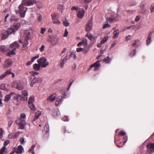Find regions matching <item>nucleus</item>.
I'll return each instance as SVG.
<instances>
[{"label": "nucleus", "instance_id": "f257e3e1", "mask_svg": "<svg viewBox=\"0 0 154 154\" xmlns=\"http://www.w3.org/2000/svg\"><path fill=\"white\" fill-rule=\"evenodd\" d=\"M42 81V79L41 78H36L33 75H31L29 77V82L31 87H32L35 83L41 82Z\"/></svg>", "mask_w": 154, "mask_h": 154}, {"label": "nucleus", "instance_id": "f03ea898", "mask_svg": "<svg viewBox=\"0 0 154 154\" xmlns=\"http://www.w3.org/2000/svg\"><path fill=\"white\" fill-rule=\"evenodd\" d=\"M19 44L17 42H15L13 43H12L10 45V47L11 48L13 49L9 52L7 53V54L9 56H10L11 54L15 55L16 53L14 52L15 50L19 48Z\"/></svg>", "mask_w": 154, "mask_h": 154}, {"label": "nucleus", "instance_id": "7ed1b4c3", "mask_svg": "<svg viewBox=\"0 0 154 154\" xmlns=\"http://www.w3.org/2000/svg\"><path fill=\"white\" fill-rule=\"evenodd\" d=\"M37 62L41 66L42 68H45L49 64V62L47 61L46 58L45 57H43L38 59Z\"/></svg>", "mask_w": 154, "mask_h": 154}, {"label": "nucleus", "instance_id": "20e7f679", "mask_svg": "<svg viewBox=\"0 0 154 154\" xmlns=\"http://www.w3.org/2000/svg\"><path fill=\"white\" fill-rule=\"evenodd\" d=\"M48 41L53 46L56 45L59 41V39L56 36H52L50 35L47 38Z\"/></svg>", "mask_w": 154, "mask_h": 154}, {"label": "nucleus", "instance_id": "39448f33", "mask_svg": "<svg viewBox=\"0 0 154 154\" xmlns=\"http://www.w3.org/2000/svg\"><path fill=\"white\" fill-rule=\"evenodd\" d=\"M16 123L18 125L19 127L18 129L23 130L24 129V126L26 125V122L25 120L22 118H18L16 121Z\"/></svg>", "mask_w": 154, "mask_h": 154}, {"label": "nucleus", "instance_id": "423d86ee", "mask_svg": "<svg viewBox=\"0 0 154 154\" xmlns=\"http://www.w3.org/2000/svg\"><path fill=\"white\" fill-rule=\"evenodd\" d=\"M126 141L123 140L122 138H120V137H115V143L117 146L119 147L122 146Z\"/></svg>", "mask_w": 154, "mask_h": 154}, {"label": "nucleus", "instance_id": "0eeeda50", "mask_svg": "<svg viewBox=\"0 0 154 154\" xmlns=\"http://www.w3.org/2000/svg\"><path fill=\"white\" fill-rule=\"evenodd\" d=\"M18 8L19 10L18 12L20 14L21 17H24L25 15L24 14L27 10V8L24 7V5L23 3H21L20 5Z\"/></svg>", "mask_w": 154, "mask_h": 154}, {"label": "nucleus", "instance_id": "6e6552de", "mask_svg": "<svg viewBox=\"0 0 154 154\" xmlns=\"http://www.w3.org/2000/svg\"><path fill=\"white\" fill-rule=\"evenodd\" d=\"M12 86L18 90H21L23 88V85L19 81H15L13 82Z\"/></svg>", "mask_w": 154, "mask_h": 154}, {"label": "nucleus", "instance_id": "1a4fd4ad", "mask_svg": "<svg viewBox=\"0 0 154 154\" xmlns=\"http://www.w3.org/2000/svg\"><path fill=\"white\" fill-rule=\"evenodd\" d=\"M23 35L25 38V41H26L32 39L33 37L32 34H31L30 31L29 30L24 31Z\"/></svg>", "mask_w": 154, "mask_h": 154}, {"label": "nucleus", "instance_id": "9d476101", "mask_svg": "<svg viewBox=\"0 0 154 154\" xmlns=\"http://www.w3.org/2000/svg\"><path fill=\"white\" fill-rule=\"evenodd\" d=\"M147 152L149 153L154 152V142L149 143L146 146Z\"/></svg>", "mask_w": 154, "mask_h": 154}, {"label": "nucleus", "instance_id": "9b49d317", "mask_svg": "<svg viewBox=\"0 0 154 154\" xmlns=\"http://www.w3.org/2000/svg\"><path fill=\"white\" fill-rule=\"evenodd\" d=\"M101 65L100 61H97L94 63L90 65V67L88 69V70H90L91 68L94 67V70L97 71L99 67Z\"/></svg>", "mask_w": 154, "mask_h": 154}, {"label": "nucleus", "instance_id": "f8f14e48", "mask_svg": "<svg viewBox=\"0 0 154 154\" xmlns=\"http://www.w3.org/2000/svg\"><path fill=\"white\" fill-rule=\"evenodd\" d=\"M92 25L91 20H89L86 25V27H85L86 31L88 32H89L92 28Z\"/></svg>", "mask_w": 154, "mask_h": 154}, {"label": "nucleus", "instance_id": "ddd939ff", "mask_svg": "<svg viewBox=\"0 0 154 154\" xmlns=\"http://www.w3.org/2000/svg\"><path fill=\"white\" fill-rule=\"evenodd\" d=\"M106 17L107 21L110 22H112L115 19L114 16L109 13H108L106 15Z\"/></svg>", "mask_w": 154, "mask_h": 154}, {"label": "nucleus", "instance_id": "4468645a", "mask_svg": "<svg viewBox=\"0 0 154 154\" xmlns=\"http://www.w3.org/2000/svg\"><path fill=\"white\" fill-rule=\"evenodd\" d=\"M12 64V60L10 59H7L6 60L4 63L3 67L4 68L7 67H9Z\"/></svg>", "mask_w": 154, "mask_h": 154}, {"label": "nucleus", "instance_id": "2eb2a0df", "mask_svg": "<svg viewBox=\"0 0 154 154\" xmlns=\"http://www.w3.org/2000/svg\"><path fill=\"white\" fill-rule=\"evenodd\" d=\"M9 85L6 84H2L0 85V89L5 91H8L10 89Z\"/></svg>", "mask_w": 154, "mask_h": 154}, {"label": "nucleus", "instance_id": "dca6fc26", "mask_svg": "<svg viewBox=\"0 0 154 154\" xmlns=\"http://www.w3.org/2000/svg\"><path fill=\"white\" fill-rule=\"evenodd\" d=\"M83 45L84 46H87L88 45L87 40L85 38H83L82 41L78 43L77 44V46L78 47L81 46Z\"/></svg>", "mask_w": 154, "mask_h": 154}, {"label": "nucleus", "instance_id": "f3484780", "mask_svg": "<svg viewBox=\"0 0 154 154\" xmlns=\"http://www.w3.org/2000/svg\"><path fill=\"white\" fill-rule=\"evenodd\" d=\"M25 4L27 6H30L33 5L35 3L36 0H23Z\"/></svg>", "mask_w": 154, "mask_h": 154}, {"label": "nucleus", "instance_id": "a211bd4d", "mask_svg": "<svg viewBox=\"0 0 154 154\" xmlns=\"http://www.w3.org/2000/svg\"><path fill=\"white\" fill-rule=\"evenodd\" d=\"M19 134V132H17L15 134H10L8 136V138L10 139H16L18 137Z\"/></svg>", "mask_w": 154, "mask_h": 154}, {"label": "nucleus", "instance_id": "6ab92c4d", "mask_svg": "<svg viewBox=\"0 0 154 154\" xmlns=\"http://www.w3.org/2000/svg\"><path fill=\"white\" fill-rule=\"evenodd\" d=\"M39 57V55H38L35 56L33 57L31 59V60L30 61H28L26 64V66H28L29 65H30L32 62H33L34 61L36 60V59H37Z\"/></svg>", "mask_w": 154, "mask_h": 154}, {"label": "nucleus", "instance_id": "aec40b11", "mask_svg": "<svg viewBox=\"0 0 154 154\" xmlns=\"http://www.w3.org/2000/svg\"><path fill=\"white\" fill-rule=\"evenodd\" d=\"M85 14V11L83 9H81L79 11L77 14V16L79 18L83 17Z\"/></svg>", "mask_w": 154, "mask_h": 154}, {"label": "nucleus", "instance_id": "412c9836", "mask_svg": "<svg viewBox=\"0 0 154 154\" xmlns=\"http://www.w3.org/2000/svg\"><path fill=\"white\" fill-rule=\"evenodd\" d=\"M20 24L19 23H14L11 27L14 30L15 32L17 31L20 27Z\"/></svg>", "mask_w": 154, "mask_h": 154}, {"label": "nucleus", "instance_id": "4be33fe9", "mask_svg": "<svg viewBox=\"0 0 154 154\" xmlns=\"http://www.w3.org/2000/svg\"><path fill=\"white\" fill-rule=\"evenodd\" d=\"M153 33V32H150L148 35L146 41V44L147 45H148L150 42L151 41V38Z\"/></svg>", "mask_w": 154, "mask_h": 154}, {"label": "nucleus", "instance_id": "5701e85b", "mask_svg": "<svg viewBox=\"0 0 154 154\" xmlns=\"http://www.w3.org/2000/svg\"><path fill=\"white\" fill-rule=\"evenodd\" d=\"M15 94L14 92H11L9 94L6 95L5 97V101H8L10 99L11 95Z\"/></svg>", "mask_w": 154, "mask_h": 154}, {"label": "nucleus", "instance_id": "b1692460", "mask_svg": "<svg viewBox=\"0 0 154 154\" xmlns=\"http://www.w3.org/2000/svg\"><path fill=\"white\" fill-rule=\"evenodd\" d=\"M55 99V96L54 94H51V95L48 97L47 100L48 101L53 102Z\"/></svg>", "mask_w": 154, "mask_h": 154}, {"label": "nucleus", "instance_id": "393cba45", "mask_svg": "<svg viewBox=\"0 0 154 154\" xmlns=\"http://www.w3.org/2000/svg\"><path fill=\"white\" fill-rule=\"evenodd\" d=\"M41 66L38 64L35 63L33 66V69L35 71H39L41 69Z\"/></svg>", "mask_w": 154, "mask_h": 154}, {"label": "nucleus", "instance_id": "a878e982", "mask_svg": "<svg viewBox=\"0 0 154 154\" xmlns=\"http://www.w3.org/2000/svg\"><path fill=\"white\" fill-rule=\"evenodd\" d=\"M23 148L21 145H19L18 146L17 150L16 151V152L17 154H21L23 152Z\"/></svg>", "mask_w": 154, "mask_h": 154}, {"label": "nucleus", "instance_id": "bb28decb", "mask_svg": "<svg viewBox=\"0 0 154 154\" xmlns=\"http://www.w3.org/2000/svg\"><path fill=\"white\" fill-rule=\"evenodd\" d=\"M49 131V126L48 125H46L44 127V130H42L43 133L44 134H47Z\"/></svg>", "mask_w": 154, "mask_h": 154}, {"label": "nucleus", "instance_id": "cd10ccee", "mask_svg": "<svg viewBox=\"0 0 154 154\" xmlns=\"http://www.w3.org/2000/svg\"><path fill=\"white\" fill-rule=\"evenodd\" d=\"M15 31L11 27L8 28L7 30L5 31V33H8L9 35L12 34H14L15 33Z\"/></svg>", "mask_w": 154, "mask_h": 154}, {"label": "nucleus", "instance_id": "c85d7f7f", "mask_svg": "<svg viewBox=\"0 0 154 154\" xmlns=\"http://www.w3.org/2000/svg\"><path fill=\"white\" fill-rule=\"evenodd\" d=\"M90 50V47L89 46H85L84 48H83V53L85 54H86Z\"/></svg>", "mask_w": 154, "mask_h": 154}, {"label": "nucleus", "instance_id": "c756f323", "mask_svg": "<svg viewBox=\"0 0 154 154\" xmlns=\"http://www.w3.org/2000/svg\"><path fill=\"white\" fill-rule=\"evenodd\" d=\"M10 72L9 71H6L4 72L3 74L0 75V80H2L7 75H9Z\"/></svg>", "mask_w": 154, "mask_h": 154}, {"label": "nucleus", "instance_id": "7c9ffc66", "mask_svg": "<svg viewBox=\"0 0 154 154\" xmlns=\"http://www.w3.org/2000/svg\"><path fill=\"white\" fill-rule=\"evenodd\" d=\"M63 98L62 96H59L58 98H57L55 104L56 106H58L60 103L61 101Z\"/></svg>", "mask_w": 154, "mask_h": 154}, {"label": "nucleus", "instance_id": "2f4dec72", "mask_svg": "<svg viewBox=\"0 0 154 154\" xmlns=\"http://www.w3.org/2000/svg\"><path fill=\"white\" fill-rule=\"evenodd\" d=\"M51 16L52 17V20H53V23H56L58 25H59L60 23V22L59 20L57 19L55 17H53L52 14H51Z\"/></svg>", "mask_w": 154, "mask_h": 154}, {"label": "nucleus", "instance_id": "473e14b6", "mask_svg": "<svg viewBox=\"0 0 154 154\" xmlns=\"http://www.w3.org/2000/svg\"><path fill=\"white\" fill-rule=\"evenodd\" d=\"M114 35L113 36V38H116L118 36L119 34V31L118 29L115 30L114 33Z\"/></svg>", "mask_w": 154, "mask_h": 154}, {"label": "nucleus", "instance_id": "72a5a7b5", "mask_svg": "<svg viewBox=\"0 0 154 154\" xmlns=\"http://www.w3.org/2000/svg\"><path fill=\"white\" fill-rule=\"evenodd\" d=\"M34 101V97L31 96L29 99V100L28 102V104H31L33 103V102Z\"/></svg>", "mask_w": 154, "mask_h": 154}, {"label": "nucleus", "instance_id": "f704fd0d", "mask_svg": "<svg viewBox=\"0 0 154 154\" xmlns=\"http://www.w3.org/2000/svg\"><path fill=\"white\" fill-rule=\"evenodd\" d=\"M7 48L4 46H0V51L2 52H5L7 51Z\"/></svg>", "mask_w": 154, "mask_h": 154}, {"label": "nucleus", "instance_id": "c9c22d12", "mask_svg": "<svg viewBox=\"0 0 154 154\" xmlns=\"http://www.w3.org/2000/svg\"><path fill=\"white\" fill-rule=\"evenodd\" d=\"M126 134V133L123 131H121L119 133L117 136H116L117 137H120V138H122V136H125Z\"/></svg>", "mask_w": 154, "mask_h": 154}, {"label": "nucleus", "instance_id": "e433bc0d", "mask_svg": "<svg viewBox=\"0 0 154 154\" xmlns=\"http://www.w3.org/2000/svg\"><path fill=\"white\" fill-rule=\"evenodd\" d=\"M72 55H74L72 53L70 52H68L66 54L65 57L67 60L70 58V57L72 56Z\"/></svg>", "mask_w": 154, "mask_h": 154}, {"label": "nucleus", "instance_id": "4c0bfd02", "mask_svg": "<svg viewBox=\"0 0 154 154\" xmlns=\"http://www.w3.org/2000/svg\"><path fill=\"white\" fill-rule=\"evenodd\" d=\"M8 35H9L8 33H5V31L4 33L2 34V39L4 40L8 38Z\"/></svg>", "mask_w": 154, "mask_h": 154}, {"label": "nucleus", "instance_id": "58836bf2", "mask_svg": "<svg viewBox=\"0 0 154 154\" xmlns=\"http://www.w3.org/2000/svg\"><path fill=\"white\" fill-rule=\"evenodd\" d=\"M111 61V59L109 57H107L106 58H105L103 60V61L105 62L106 63H108L110 62Z\"/></svg>", "mask_w": 154, "mask_h": 154}, {"label": "nucleus", "instance_id": "ea45409f", "mask_svg": "<svg viewBox=\"0 0 154 154\" xmlns=\"http://www.w3.org/2000/svg\"><path fill=\"white\" fill-rule=\"evenodd\" d=\"M63 23L64 26H67L69 25V23L66 18H65V20H63Z\"/></svg>", "mask_w": 154, "mask_h": 154}, {"label": "nucleus", "instance_id": "a19ab883", "mask_svg": "<svg viewBox=\"0 0 154 154\" xmlns=\"http://www.w3.org/2000/svg\"><path fill=\"white\" fill-rule=\"evenodd\" d=\"M28 106L31 110H33V111L35 110V106L34 105L33 103L32 104H28Z\"/></svg>", "mask_w": 154, "mask_h": 154}, {"label": "nucleus", "instance_id": "79ce46f5", "mask_svg": "<svg viewBox=\"0 0 154 154\" xmlns=\"http://www.w3.org/2000/svg\"><path fill=\"white\" fill-rule=\"evenodd\" d=\"M10 143V141L8 140H7L4 141L3 144V147L6 148V146Z\"/></svg>", "mask_w": 154, "mask_h": 154}, {"label": "nucleus", "instance_id": "37998d69", "mask_svg": "<svg viewBox=\"0 0 154 154\" xmlns=\"http://www.w3.org/2000/svg\"><path fill=\"white\" fill-rule=\"evenodd\" d=\"M139 42V41L138 40H136L134 41V42L131 44V46L133 47L135 46L138 44Z\"/></svg>", "mask_w": 154, "mask_h": 154}, {"label": "nucleus", "instance_id": "c03bdc74", "mask_svg": "<svg viewBox=\"0 0 154 154\" xmlns=\"http://www.w3.org/2000/svg\"><path fill=\"white\" fill-rule=\"evenodd\" d=\"M108 39V37H105L103 38L102 40L101 41V42L103 44L105 42H106L107 40Z\"/></svg>", "mask_w": 154, "mask_h": 154}, {"label": "nucleus", "instance_id": "a18cd8bd", "mask_svg": "<svg viewBox=\"0 0 154 154\" xmlns=\"http://www.w3.org/2000/svg\"><path fill=\"white\" fill-rule=\"evenodd\" d=\"M21 93L22 95L24 96H26L28 95V92L26 90H23L21 91Z\"/></svg>", "mask_w": 154, "mask_h": 154}, {"label": "nucleus", "instance_id": "49530a36", "mask_svg": "<svg viewBox=\"0 0 154 154\" xmlns=\"http://www.w3.org/2000/svg\"><path fill=\"white\" fill-rule=\"evenodd\" d=\"M6 150V148L2 147L0 149V154H3Z\"/></svg>", "mask_w": 154, "mask_h": 154}, {"label": "nucleus", "instance_id": "de8ad7c7", "mask_svg": "<svg viewBox=\"0 0 154 154\" xmlns=\"http://www.w3.org/2000/svg\"><path fill=\"white\" fill-rule=\"evenodd\" d=\"M150 10L151 13H152L154 11V4L151 5Z\"/></svg>", "mask_w": 154, "mask_h": 154}, {"label": "nucleus", "instance_id": "09e8293b", "mask_svg": "<svg viewBox=\"0 0 154 154\" xmlns=\"http://www.w3.org/2000/svg\"><path fill=\"white\" fill-rule=\"evenodd\" d=\"M38 21H41L42 19V16L40 14H38Z\"/></svg>", "mask_w": 154, "mask_h": 154}, {"label": "nucleus", "instance_id": "8fccbe9b", "mask_svg": "<svg viewBox=\"0 0 154 154\" xmlns=\"http://www.w3.org/2000/svg\"><path fill=\"white\" fill-rule=\"evenodd\" d=\"M24 138L23 137L20 138V141L22 144H23L26 141H24Z\"/></svg>", "mask_w": 154, "mask_h": 154}, {"label": "nucleus", "instance_id": "3c124183", "mask_svg": "<svg viewBox=\"0 0 154 154\" xmlns=\"http://www.w3.org/2000/svg\"><path fill=\"white\" fill-rule=\"evenodd\" d=\"M136 51L135 50H134L132 51L131 52V55H132V56L133 57L136 54Z\"/></svg>", "mask_w": 154, "mask_h": 154}, {"label": "nucleus", "instance_id": "603ef678", "mask_svg": "<svg viewBox=\"0 0 154 154\" xmlns=\"http://www.w3.org/2000/svg\"><path fill=\"white\" fill-rule=\"evenodd\" d=\"M20 118H22L25 119L26 117V115L24 113H21L20 115Z\"/></svg>", "mask_w": 154, "mask_h": 154}, {"label": "nucleus", "instance_id": "864d4df0", "mask_svg": "<svg viewBox=\"0 0 154 154\" xmlns=\"http://www.w3.org/2000/svg\"><path fill=\"white\" fill-rule=\"evenodd\" d=\"M35 147V146L34 145H32L30 149L29 150V152H32V151H33Z\"/></svg>", "mask_w": 154, "mask_h": 154}, {"label": "nucleus", "instance_id": "5fc2aeb1", "mask_svg": "<svg viewBox=\"0 0 154 154\" xmlns=\"http://www.w3.org/2000/svg\"><path fill=\"white\" fill-rule=\"evenodd\" d=\"M110 26L109 24L108 23H106L103 25V28L104 29L107 27H110Z\"/></svg>", "mask_w": 154, "mask_h": 154}, {"label": "nucleus", "instance_id": "6e6d98bb", "mask_svg": "<svg viewBox=\"0 0 154 154\" xmlns=\"http://www.w3.org/2000/svg\"><path fill=\"white\" fill-rule=\"evenodd\" d=\"M83 50V48H76V51L77 52H79L80 51H82Z\"/></svg>", "mask_w": 154, "mask_h": 154}, {"label": "nucleus", "instance_id": "4d7b16f0", "mask_svg": "<svg viewBox=\"0 0 154 154\" xmlns=\"http://www.w3.org/2000/svg\"><path fill=\"white\" fill-rule=\"evenodd\" d=\"M28 41L25 40V42L23 43V47L27 46L29 44Z\"/></svg>", "mask_w": 154, "mask_h": 154}, {"label": "nucleus", "instance_id": "13d9d810", "mask_svg": "<svg viewBox=\"0 0 154 154\" xmlns=\"http://www.w3.org/2000/svg\"><path fill=\"white\" fill-rule=\"evenodd\" d=\"M13 121L12 120H9L8 122V126L10 127L12 124Z\"/></svg>", "mask_w": 154, "mask_h": 154}, {"label": "nucleus", "instance_id": "bf43d9fd", "mask_svg": "<svg viewBox=\"0 0 154 154\" xmlns=\"http://www.w3.org/2000/svg\"><path fill=\"white\" fill-rule=\"evenodd\" d=\"M45 47L44 45L41 46V48H40V51L41 52H42L44 50Z\"/></svg>", "mask_w": 154, "mask_h": 154}, {"label": "nucleus", "instance_id": "052dcab7", "mask_svg": "<svg viewBox=\"0 0 154 154\" xmlns=\"http://www.w3.org/2000/svg\"><path fill=\"white\" fill-rule=\"evenodd\" d=\"M65 63L62 60L61 61L60 64V66L61 68H62L63 67Z\"/></svg>", "mask_w": 154, "mask_h": 154}, {"label": "nucleus", "instance_id": "680f3d73", "mask_svg": "<svg viewBox=\"0 0 154 154\" xmlns=\"http://www.w3.org/2000/svg\"><path fill=\"white\" fill-rule=\"evenodd\" d=\"M68 34V32L67 31V29H66L65 31V33L63 35L64 37H66Z\"/></svg>", "mask_w": 154, "mask_h": 154}, {"label": "nucleus", "instance_id": "e2e57ef3", "mask_svg": "<svg viewBox=\"0 0 154 154\" xmlns=\"http://www.w3.org/2000/svg\"><path fill=\"white\" fill-rule=\"evenodd\" d=\"M63 5L62 4H59L58 5V8L60 9H62L63 8Z\"/></svg>", "mask_w": 154, "mask_h": 154}, {"label": "nucleus", "instance_id": "0e129e2a", "mask_svg": "<svg viewBox=\"0 0 154 154\" xmlns=\"http://www.w3.org/2000/svg\"><path fill=\"white\" fill-rule=\"evenodd\" d=\"M46 29L45 28H41V32L42 34H43L44 32L46 31Z\"/></svg>", "mask_w": 154, "mask_h": 154}, {"label": "nucleus", "instance_id": "69168bd1", "mask_svg": "<svg viewBox=\"0 0 154 154\" xmlns=\"http://www.w3.org/2000/svg\"><path fill=\"white\" fill-rule=\"evenodd\" d=\"M140 17H141L140 15L137 16L136 17V19H135V21L136 22L138 21L140 19Z\"/></svg>", "mask_w": 154, "mask_h": 154}, {"label": "nucleus", "instance_id": "338daca9", "mask_svg": "<svg viewBox=\"0 0 154 154\" xmlns=\"http://www.w3.org/2000/svg\"><path fill=\"white\" fill-rule=\"evenodd\" d=\"M131 38V35H128V36H126V41H128V40H130Z\"/></svg>", "mask_w": 154, "mask_h": 154}, {"label": "nucleus", "instance_id": "774afa93", "mask_svg": "<svg viewBox=\"0 0 154 154\" xmlns=\"http://www.w3.org/2000/svg\"><path fill=\"white\" fill-rule=\"evenodd\" d=\"M39 117V115H37L35 116L33 118V120L34 121H35Z\"/></svg>", "mask_w": 154, "mask_h": 154}]
</instances>
